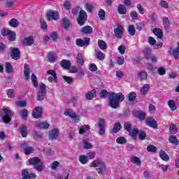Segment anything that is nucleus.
Here are the masks:
<instances>
[{"label":"nucleus","instance_id":"f257e3e1","mask_svg":"<svg viewBox=\"0 0 179 179\" xmlns=\"http://www.w3.org/2000/svg\"><path fill=\"white\" fill-rule=\"evenodd\" d=\"M124 99H125V96L121 92L117 94L112 93L109 96V106L112 108H118L120 107V103L124 101Z\"/></svg>","mask_w":179,"mask_h":179},{"label":"nucleus","instance_id":"f03ea898","mask_svg":"<svg viewBox=\"0 0 179 179\" xmlns=\"http://www.w3.org/2000/svg\"><path fill=\"white\" fill-rule=\"evenodd\" d=\"M90 167H98L96 169V171L98 174H99V176H103V174H104V173L107 170V166L106 165V162L101 161V159L99 158H96L95 160L92 161L90 164Z\"/></svg>","mask_w":179,"mask_h":179},{"label":"nucleus","instance_id":"7ed1b4c3","mask_svg":"<svg viewBox=\"0 0 179 179\" xmlns=\"http://www.w3.org/2000/svg\"><path fill=\"white\" fill-rule=\"evenodd\" d=\"M29 164L31 166H34L36 171L41 173L44 170V163L38 157H33L29 159Z\"/></svg>","mask_w":179,"mask_h":179},{"label":"nucleus","instance_id":"20e7f679","mask_svg":"<svg viewBox=\"0 0 179 179\" xmlns=\"http://www.w3.org/2000/svg\"><path fill=\"white\" fill-rule=\"evenodd\" d=\"M13 115V113L10 110L9 107H3L1 110H0V117H2L3 122L8 124L10 122V117Z\"/></svg>","mask_w":179,"mask_h":179},{"label":"nucleus","instance_id":"39448f33","mask_svg":"<svg viewBox=\"0 0 179 179\" xmlns=\"http://www.w3.org/2000/svg\"><path fill=\"white\" fill-rule=\"evenodd\" d=\"M66 117H69L72 119L73 122L77 123L80 121V117L72 109H66L64 113Z\"/></svg>","mask_w":179,"mask_h":179},{"label":"nucleus","instance_id":"423d86ee","mask_svg":"<svg viewBox=\"0 0 179 179\" xmlns=\"http://www.w3.org/2000/svg\"><path fill=\"white\" fill-rule=\"evenodd\" d=\"M86 20H87V14L86 13V11L82 10L80 11V15L77 22L80 26H83Z\"/></svg>","mask_w":179,"mask_h":179},{"label":"nucleus","instance_id":"0eeeda50","mask_svg":"<svg viewBox=\"0 0 179 179\" xmlns=\"http://www.w3.org/2000/svg\"><path fill=\"white\" fill-rule=\"evenodd\" d=\"M20 147L22 148V149L24 150V152L26 155H31V153L34 152V148L33 147L29 146L27 142L26 141L22 142L20 144Z\"/></svg>","mask_w":179,"mask_h":179},{"label":"nucleus","instance_id":"6e6552de","mask_svg":"<svg viewBox=\"0 0 179 179\" xmlns=\"http://www.w3.org/2000/svg\"><path fill=\"white\" fill-rule=\"evenodd\" d=\"M46 18L48 20H58L59 15L57 11L48 10L46 13Z\"/></svg>","mask_w":179,"mask_h":179},{"label":"nucleus","instance_id":"1a4fd4ad","mask_svg":"<svg viewBox=\"0 0 179 179\" xmlns=\"http://www.w3.org/2000/svg\"><path fill=\"white\" fill-rule=\"evenodd\" d=\"M98 127L99 128V135H104L106 134V120L104 119H100L98 122Z\"/></svg>","mask_w":179,"mask_h":179},{"label":"nucleus","instance_id":"9d476101","mask_svg":"<svg viewBox=\"0 0 179 179\" xmlns=\"http://www.w3.org/2000/svg\"><path fill=\"white\" fill-rule=\"evenodd\" d=\"M59 136V129L55 128L50 131L49 139H50L51 141L58 139Z\"/></svg>","mask_w":179,"mask_h":179},{"label":"nucleus","instance_id":"9b49d317","mask_svg":"<svg viewBox=\"0 0 179 179\" xmlns=\"http://www.w3.org/2000/svg\"><path fill=\"white\" fill-rule=\"evenodd\" d=\"M22 179H35L36 178V173H29L27 169H24L21 172Z\"/></svg>","mask_w":179,"mask_h":179},{"label":"nucleus","instance_id":"f8f14e48","mask_svg":"<svg viewBox=\"0 0 179 179\" xmlns=\"http://www.w3.org/2000/svg\"><path fill=\"white\" fill-rule=\"evenodd\" d=\"M90 41V38H85L84 39H76V43L78 47H87Z\"/></svg>","mask_w":179,"mask_h":179},{"label":"nucleus","instance_id":"ddd939ff","mask_svg":"<svg viewBox=\"0 0 179 179\" xmlns=\"http://www.w3.org/2000/svg\"><path fill=\"white\" fill-rule=\"evenodd\" d=\"M43 115V108L42 107H36L33 112L32 116L34 118H41Z\"/></svg>","mask_w":179,"mask_h":179},{"label":"nucleus","instance_id":"4468645a","mask_svg":"<svg viewBox=\"0 0 179 179\" xmlns=\"http://www.w3.org/2000/svg\"><path fill=\"white\" fill-rule=\"evenodd\" d=\"M115 36L117 38H121L122 37V34L124 33V27L120 24H117V28L114 30Z\"/></svg>","mask_w":179,"mask_h":179},{"label":"nucleus","instance_id":"2eb2a0df","mask_svg":"<svg viewBox=\"0 0 179 179\" xmlns=\"http://www.w3.org/2000/svg\"><path fill=\"white\" fill-rule=\"evenodd\" d=\"M145 124L151 128H157V122L153 117H147L145 119Z\"/></svg>","mask_w":179,"mask_h":179},{"label":"nucleus","instance_id":"dca6fc26","mask_svg":"<svg viewBox=\"0 0 179 179\" xmlns=\"http://www.w3.org/2000/svg\"><path fill=\"white\" fill-rule=\"evenodd\" d=\"M48 75H50V77L48 78V82L57 83V73L53 70H49L47 71Z\"/></svg>","mask_w":179,"mask_h":179},{"label":"nucleus","instance_id":"f3484780","mask_svg":"<svg viewBox=\"0 0 179 179\" xmlns=\"http://www.w3.org/2000/svg\"><path fill=\"white\" fill-rule=\"evenodd\" d=\"M10 57L13 59H19L20 58V51L17 48H10Z\"/></svg>","mask_w":179,"mask_h":179},{"label":"nucleus","instance_id":"a211bd4d","mask_svg":"<svg viewBox=\"0 0 179 179\" xmlns=\"http://www.w3.org/2000/svg\"><path fill=\"white\" fill-rule=\"evenodd\" d=\"M36 127L40 128V129H48L50 128V124L47 122H39L36 123Z\"/></svg>","mask_w":179,"mask_h":179},{"label":"nucleus","instance_id":"6ab92c4d","mask_svg":"<svg viewBox=\"0 0 179 179\" xmlns=\"http://www.w3.org/2000/svg\"><path fill=\"white\" fill-rule=\"evenodd\" d=\"M167 105L171 111H176V110H177V103H176V101L174 99L168 100Z\"/></svg>","mask_w":179,"mask_h":179},{"label":"nucleus","instance_id":"aec40b11","mask_svg":"<svg viewBox=\"0 0 179 179\" xmlns=\"http://www.w3.org/2000/svg\"><path fill=\"white\" fill-rule=\"evenodd\" d=\"M82 34H92L93 33V28L89 25H87L81 28Z\"/></svg>","mask_w":179,"mask_h":179},{"label":"nucleus","instance_id":"412c9836","mask_svg":"<svg viewBox=\"0 0 179 179\" xmlns=\"http://www.w3.org/2000/svg\"><path fill=\"white\" fill-rule=\"evenodd\" d=\"M24 45H32V44L34 43V40L33 39L32 36H29L28 37H26L23 41H22Z\"/></svg>","mask_w":179,"mask_h":179},{"label":"nucleus","instance_id":"4be33fe9","mask_svg":"<svg viewBox=\"0 0 179 179\" xmlns=\"http://www.w3.org/2000/svg\"><path fill=\"white\" fill-rule=\"evenodd\" d=\"M83 143L84 149L89 150L93 148V145L89 142V138L83 139Z\"/></svg>","mask_w":179,"mask_h":179},{"label":"nucleus","instance_id":"5701e85b","mask_svg":"<svg viewBox=\"0 0 179 179\" xmlns=\"http://www.w3.org/2000/svg\"><path fill=\"white\" fill-rule=\"evenodd\" d=\"M159 157L162 160H164V162H169L170 160V157L162 150L159 151Z\"/></svg>","mask_w":179,"mask_h":179},{"label":"nucleus","instance_id":"b1692460","mask_svg":"<svg viewBox=\"0 0 179 179\" xmlns=\"http://www.w3.org/2000/svg\"><path fill=\"white\" fill-rule=\"evenodd\" d=\"M24 73L25 80H29L30 79V68L27 64L24 66Z\"/></svg>","mask_w":179,"mask_h":179},{"label":"nucleus","instance_id":"393cba45","mask_svg":"<svg viewBox=\"0 0 179 179\" xmlns=\"http://www.w3.org/2000/svg\"><path fill=\"white\" fill-rule=\"evenodd\" d=\"M20 132L22 138H27V127L26 125H21L20 127Z\"/></svg>","mask_w":179,"mask_h":179},{"label":"nucleus","instance_id":"a878e982","mask_svg":"<svg viewBox=\"0 0 179 179\" xmlns=\"http://www.w3.org/2000/svg\"><path fill=\"white\" fill-rule=\"evenodd\" d=\"M89 129H90V126H89L88 124H85V125L81 126L79 128L80 135H83V134H86V132H87V131H89Z\"/></svg>","mask_w":179,"mask_h":179},{"label":"nucleus","instance_id":"bb28decb","mask_svg":"<svg viewBox=\"0 0 179 179\" xmlns=\"http://www.w3.org/2000/svg\"><path fill=\"white\" fill-rule=\"evenodd\" d=\"M137 77L140 80H146L148 79V73L146 71H141L137 74Z\"/></svg>","mask_w":179,"mask_h":179},{"label":"nucleus","instance_id":"cd10ccee","mask_svg":"<svg viewBox=\"0 0 179 179\" xmlns=\"http://www.w3.org/2000/svg\"><path fill=\"white\" fill-rule=\"evenodd\" d=\"M85 97L87 100H92V99H94V97H96V90L88 92L86 94Z\"/></svg>","mask_w":179,"mask_h":179},{"label":"nucleus","instance_id":"c85d7f7f","mask_svg":"<svg viewBox=\"0 0 179 179\" xmlns=\"http://www.w3.org/2000/svg\"><path fill=\"white\" fill-rule=\"evenodd\" d=\"M169 132L172 135H176V134H177V132H178V129L177 128V126L174 124H171L169 126Z\"/></svg>","mask_w":179,"mask_h":179},{"label":"nucleus","instance_id":"c756f323","mask_svg":"<svg viewBox=\"0 0 179 179\" xmlns=\"http://www.w3.org/2000/svg\"><path fill=\"white\" fill-rule=\"evenodd\" d=\"M77 64L78 65H83V64H85V59H83V55H82V54L78 53L77 55Z\"/></svg>","mask_w":179,"mask_h":179},{"label":"nucleus","instance_id":"7c9ffc66","mask_svg":"<svg viewBox=\"0 0 179 179\" xmlns=\"http://www.w3.org/2000/svg\"><path fill=\"white\" fill-rule=\"evenodd\" d=\"M152 31L154 34L158 37V38H162V37H163V31H162V29L155 28Z\"/></svg>","mask_w":179,"mask_h":179},{"label":"nucleus","instance_id":"2f4dec72","mask_svg":"<svg viewBox=\"0 0 179 179\" xmlns=\"http://www.w3.org/2000/svg\"><path fill=\"white\" fill-rule=\"evenodd\" d=\"M61 66L64 69H69V68L71 66V62L64 59L61 62Z\"/></svg>","mask_w":179,"mask_h":179},{"label":"nucleus","instance_id":"473e14b6","mask_svg":"<svg viewBox=\"0 0 179 179\" xmlns=\"http://www.w3.org/2000/svg\"><path fill=\"white\" fill-rule=\"evenodd\" d=\"M169 141L171 143H173V145H175L176 146H177L178 145V138H177V136H171L169 138Z\"/></svg>","mask_w":179,"mask_h":179},{"label":"nucleus","instance_id":"72a5a7b5","mask_svg":"<svg viewBox=\"0 0 179 179\" xmlns=\"http://www.w3.org/2000/svg\"><path fill=\"white\" fill-rule=\"evenodd\" d=\"M117 10L120 15H125L127 13V8L122 4L119 5Z\"/></svg>","mask_w":179,"mask_h":179},{"label":"nucleus","instance_id":"f704fd0d","mask_svg":"<svg viewBox=\"0 0 179 179\" xmlns=\"http://www.w3.org/2000/svg\"><path fill=\"white\" fill-rule=\"evenodd\" d=\"M172 54H173L175 59H178V58H179V42L178 43L176 48L173 50Z\"/></svg>","mask_w":179,"mask_h":179},{"label":"nucleus","instance_id":"c9c22d12","mask_svg":"<svg viewBox=\"0 0 179 179\" xmlns=\"http://www.w3.org/2000/svg\"><path fill=\"white\" fill-rule=\"evenodd\" d=\"M149 89H150V85H149V84L144 85L141 89V94H146L148 92H149Z\"/></svg>","mask_w":179,"mask_h":179},{"label":"nucleus","instance_id":"e433bc0d","mask_svg":"<svg viewBox=\"0 0 179 179\" xmlns=\"http://www.w3.org/2000/svg\"><path fill=\"white\" fill-rule=\"evenodd\" d=\"M79 162L81 164H86L89 162V157L87 155H80L79 157Z\"/></svg>","mask_w":179,"mask_h":179},{"label":"nucleus","instance_id":"4c0bfd02","mask_svg":"<svg viewBox=\"0 0 179 179\" xmlns=\"http://www.w3.org/2000/svg\"><path fill=\"white\" fill-rule=\"evenodd\" d=\"M163 24L166 30L169 29V28L170 27V20H169V17H164L163 18Z\"/></svg>","mask_w":179,"mask_h":179},{"label":"nucleus","instance_id":"58836bf2","mask_svg":"<svg viewBox=\"0 0 179 179\" xmlns=\"http://www.w3.org/2000/svg\"><path fill=\"white\" fill-rule=\"evenodd\" d=\"M131 163H134L137 166H141V159L136 156H133L130 159Z\"/></svg>","mask_w":179,"mask_h":179},{"label":"nucleus","instance_id":"ea45409f","mask_svg":"<svg viewBox=\"0 0 179 179\" xmlns=\"http://www.w3.org/2000/svg\"><path fill=\"white\" fill-rule=\"evenodd\" d=\"M151 52H152V50L149 48H146L143 50L144 57H145L147 59H149L150 58V56L152 55H150Z\"/></svg>","mask_w":179,"mask_h":179},{"label":"nucleus","instance_id":"a19ab883","mask_svg":"<svg viewBox=\"0 0 179 179\" xmlns=\"http://www.w3.org/2000/svg\"><path fill=\"white\" fill-rule=\"evenodd\" d=\"M8 24L10 26V27H17L19 26V21L15 18H13L11 20H10Z\"/></svg>","mask_w":179,"mask_h":179},{"label":"nucleus","instance_id":"79ce46f5","mask_svg":"<svg viewBox=\"0 0 179 179\" xmlns=\"http://www.w3.org/2000/svg\"><path fill=\"white\" fill-rule=\"evenodd\" d=\"M8 39L9 41H15V40H16V33L13 31H10V34H8Z\"/></svg>","mask_w":179,"mask_h":179},{"label":"nucleus","instance_id":"37998d69","mask_svg":"<svg viewBox=\"0 0 179 179\" xmlns=\"http://www.w3.org/2000/svg\"><path fill=\"white\" fill-rule=\"evenodd\" d=\"M6 73H13V69L9 62L6 63Z\"/></svg>","mask_w":179,"mask_h":179},{"label":"nucleus","instance_id":"c03bdc74","mask_svg":"<svg viewBox=\"0 0 179 179\" xmlns=\"http://www.w3.org/2000/svg\"><path fill=\"white\" fill-rule=\"evenodd\" d=\"M85 8L87 12H93V10H94V6L90 3H85Z\"/></svg>","mask_w":179,"mask_h":179},{"label":"nucleus","instance_id":"a18cd8bd","mask_svg":"<svg viewBox=\"0 0 179 179\" xmlns=\"http://www.w3.org/2000/svg\"><path fill=\"white\" fill-rule=\"evenodd\" d=\"M116 142L119 145H125L127 143V138H125L124 137L120 136L116 139Z\"/></svg>","mask_w":179,"mask_h":179},{"label":"nucleus","instance_id":"49530a36","mask_svg":"<svg viewBox=\"0 0 179 179\" xmlns=\"http://www.w3.org/2000/svg\"><path fill=\"white\" fill-rule=\"evenodd\" d=\"M20 116L22 120H27V116L29 115V111L27 109H23L20 113Z\"/></svg>","mask_w":179,"mask_h":179},{"label":"nucleus","instance_id":"de8ad7c7","mask_svg":"<svg viewBox=\"0 0 179 179\" xmlns=\"http://www.w3.org/2000/svg\"><path fill=\"white\" fill-rule=\"evenodd\" d=\"M98 45L101 50H106L107 48V45L106 44V42L102 40H99L98 41Z\"/></svg>","mask_w":179,"mask_h":179},{"label":"nucleus","instance_id":"09e8293b","mask_svg":"<svg viewBox=\"0 0 179 179\" xmlns=\"http://www.w3.org/2000/svg\"><path fill=\"white\" fill-rule=\"evenodd\" d=\"M148 111L150 114L153 115L156 113V106L155 105L150 103L148 106Z\"/></svg>","mask_w":179,"mask_h":179},{"label":"nucleus","instance_id":"8fccbe9b","mask_svg":"<svg viewBox=\"0 0 179 179\" xmlns=\"http://www.w3.org/2000/svg\"><path fill=\"white\" fill-rule=\"evenodd\" d=\"M135 26L129 25L128 27V33L130 34V36H135Z\"/></svg>","mask_w":179,"mask_h":179},{"label":"nucleus","instance_id":"3c124183","mask_svg":"<svg viewBox=\"0 0 179 179\" xmlns=\"http://www.w3.org/2000/svg\"><path fill=\"white\" fill-rule=\"evenodd\" d=\"M49 62H54L57 59V57L56 54L50 53L48 56Z\"/></svg>","mask_w":179,"mask_h":179},{"label":"nucleus","instance_id":"603ef678","mask_svg":"<svg viewBox=\"0 0 179 179\" xmlns=\"http://www.w3.org/2000/svg\"><path fill=\"white\" fill-rule=\"evenodd\" d=\"M148 152H151L152 153H155L157 152V148L153 145H150L147 147Z\"/></svg>","mask_w":179,"mask_h":179},{"label":"nucleus","instance_id":"864d4df0","mask_svg":"<svg viewBox=\"0 0 179 179\" xmlns=\"http://www.w3.org/2000/svg\"><path fill=\"white\" fill-rule=\"evenodd\" d=\"M129 101H135V99H136V93L132 92H130L128 96Z\"/></svg>","mask_w":179,"mask_h":179},{"label":"nucleus","instance_id":"5fc2aeb1","mask_svg":"<svg viewBox=\"0 0 179 179\" xmlns=\"http://www.w3.org/2000/svg\"><path fill=\"white\" fill-rule=\"evenodd\" d=\"M159 5L161 8H163L164 9H169V3L164 0H161L159 1Z\"/></svg>","mask_w":179,"mask_h":179},{"label":"nucleus","instance_id":"6e6d98bb","mask_svg":"<svg viewBox=\"0 0 179 179\" xmlns=\"http://www.w3.org/2000/svg\"><path fill=\"white\" fill-rule=\"evenodd\" d=\"M15 94H16V92H15L14 90L10 89L7 90V96L10 99H13V97H15Z\"/></svg>","mask_w":179,"mask_h":179},{"label":"nucleus","instance_id":"4d7b16f0","mask_svg":"<svg viewBox=\"0 0 179 179\" xmlns=\"http://www.w3.org/2000/svg\"><path fill=\"white\" fill-rule=\"evenodd\" d=\"M129 133L130 136L135 137L136 136V134L139 133V131H138V129L136 128H133L129 131Z\"/></svg>","mask_w":179,"mask_h":179},{"label":"nucleus","instance_id":"13d9d810","mask_svg":"<svg viewBox=\"0 0 179 179\" xmlns=\"http://www.w3.org/2000/svg\"><path fill=\"white\" fill-rule=\"evenodd\" d=\"M96 57L98 58V59H100V61H103L104 58H106V55H104L103 52L99 51L96 53Z\"/></svg>","mask_w":179,"mask_h":179},{"label":"nucleus","instance_id":"bf43d9fd","mask_svg":"<svg viewBox=\"0 0 179 179\" xmlns=\"http://www.w3.org/2000/svg\"><path fill=\"white\" fill-rule=\"evenodd\" d=\"M120 129H121V124H120L119 122L115 124L113 129V133L117 134V132H118Z\"/></svg>","mask_w":179,"mask_h":179},{"label":"nucleus","instance_id":"052dcab7","mask_svg":"<svg viewBox=\"0 0 179 179\" xmlns=\"http://www.w3.org/2000/svg\"><path fill=\"white\" fill-rule=\"evenodd\" d=\"M62 24L64 29H68V27H69V20L66 18H64L62 20Z\"/></svg>","mask_w":179,"mask_h":179},{"label":"nucleus","instance_id":"680f3d73","mask_svg":"<svg viewBox=\"0 0 179 179\" xmlns=\"http://www.w3.org/2000/svg\"><path fill=\"white\" fill-rule=\"evenodd\" d=\"M138 134V139H141V141H144V139L146 138V133L143 131H139Z\"/></svg>","mask_w":179,"mask_h":179},{"label":"nucleus","instance_id":"e2e57ef3","mask_svg":"<svg viewBox=\"0 0 179 179\" xmlns=\"http://www.w3.org/2000/svg\"><path fill=\"white\" fill-rule=\"evenodd\" d=\"M45 97V92H38L37 95V100L41 101Z\"/></svg>","mask_w":179,"mask_h":179},{"label":"nucleus","instance_id":"0e129e2a","mask_svg":"<svg viewBox=\"0 0 179 179\" xmlns=\"http://www.w3.org/2000/svg\"><path fill=\"white\" fill-rule=\"evenodd\" d=\"M69 174L66 173V172L62 173V174H59L57 177L56 179H68L69 177Z\"/></svg>","mask_w":179,"mask_h":179},{"label":"nucleus","instance_id":"69168bd1","mask_svg":"<svg viewBox=\"0 0 179 179\" xmlns=\"http://www.w3.org/2000/svg\"><path fill=\"white\" fill-rule=\"evenodd\" d=\"M10 31H10L9 29H3L1 33L2 36L8 37Z\"/></svg>","mask_w":179,"mask_h":179},{"label":"nucleus","instance_id":"338daca9","mask_svg":"<svg viewBox=\"0 0 179 179\" xmlns=\"http://www.w3.org/2000/svg\"><path fill=\"white\" fill-rule=\"evenodd\" d=\"M157 72H158L159 75H160V76L166 75V68L159 67L157 69Z\"/></svg>","mask_w":179,"mask_h":179},{"label":"nucleus","instance_id":"774afa93","mask_svg":"<svg viewBox=\"0 0 179 179\" xmlns=\"http://www.w3.org/2000/svg\"><path fill=\"white\" fill-rule=\"evenodd\" d=\"M137 30H142L145 27V22H141L136 24Z\"/></svg>","mask_w":179,"mask_h":179}]
</instances>
